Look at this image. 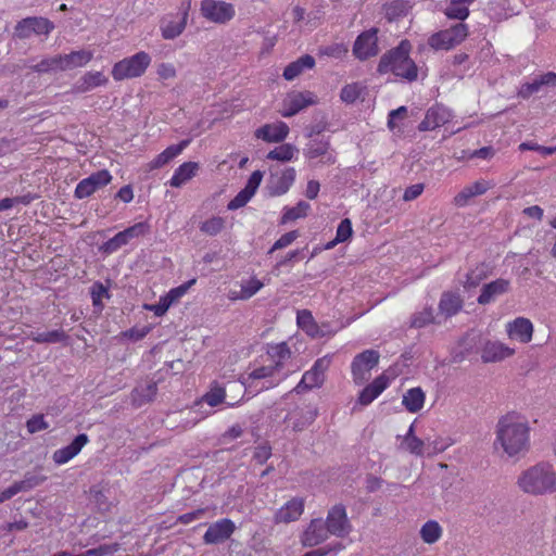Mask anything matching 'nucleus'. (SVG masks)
<instances>
[{"label": "nucleus", "instance_id": "obj_1", "mask_svg": "<svg viewBox=\"0 0 556 556\" xmlns=\"http://www.w3.org/2000/svg\"><path fill=\"white\" fill-rule=\"evenodd\" d=\"M529 421L518 413L503 415L495 425L493 450L501 457L521 459L530 450Z\"/></svg>", "mask_w": 556, "mask_h": 556}, {"label": "nucleus", "instance_id": "obj_2", "mask_svg": "<svg viewBox=\"0 0 556 556\" xmlns=\"http://www.w3.org/2000/svg\"><path fill=\"white\" fill-rule=\"evenodd\" d=\"M410 51V42L406 39L402 40L397 47L381 56L377 72L381 75L392 73L407 83L416 81L418 79V66L409 56Z\"/></svg>", "mask_w": 556, "mask_h": 556}, {"label": "nucleus", "instance_id": "obj_3", "mask_svg": "<svg viewBox=\"0 0 556 556\" xmlns=\"http://www.w3.org/2000/svg\"><path fill=\"white\" fill-rule=\"evenodd\" d=\"M517 486L521 492L531 496H543L556 492V470L547 463L535 464L517 478Z\"/></svg>", "mask_w": 556, "mask_h": 556}, {"label": "nucleus", "instance_id": "obj_4", "mask_svg": "<svg viewBox=\"0 0 556 556\" xmlns=\"http://www.w3.org/2000/svg\"><path fill=\"white\" fill-rule=\"evenodd\" d=\"M93 59V52L81 49L71 51L65 54L47 56L38 63L30 66V70L37 74H48L52 72H65L86 66Z\"/></svg>", "mask_w": 556, "mask_h": 556}, {"label": "nucleus", "instance_id": "obj_5", "mask_svg": "<svg viewBox=\"0 0 556 556\" xmlns=\"http://www.w3.org/2000/svg\"><path fill=\"white\" fill-rule=\"evenodd\" d=\"M152 59L146 51L122 59L112 66L111 75L115 81L141 77L149 68Z\"/></svg>", "mask_w": 556, "mask_h": 556}, {"label": "nucleus", "instance_id": "obj_6", "mask_svg": "<svg viewBox=\"0 0 556 556\" xmlns=\"http://www.w3.org/2000/svg\"><path fill=\"white\" fill-rule=\"evenodd\" d=\"M468 35V25L465 23H458L450 28L442 29L430 35L428 38V45L435 51H448L462 45L467 39Z\"/></svg>", "mask_w": 556, "mask_h": 556}, {"label": "nucleus", "instance_id": "obj_7", "mask_svg": "<svg viewBox=\"0 0 556 556\" xmlns=\"http://www.w3.org/2000/svg\"><path fill=\"white\" fill-rule=\"evenodd\" d=\"M380 361V354L376 350H365L357 354L351 363V372L353 382L362 386L371 375V370L376 368Z\"/></svg>", "mask_w": 556, "mask_h": 556}, {"label": "nucleus", "instance_id": "obj_8", "mask_svg": "<svg viewBox=\"0 0 556 556\" xmlns=\"http://www.w3.org/2000/svg\"><path fill=\"white\" fill-rule=\"evenodd\" d=\"M331 357L326 355L318 358L313 367L305 371L301 381L295 386L293 392L301 394L313 389L321 388L325 382V372L328 370Z\"/></svg>", "mask_w": 556, "mask_h": 556}, {"label": "nucleus", "instance_id": "obj_9", "mask_svg": "<svg viewBox=\"0 0 556 556\" xmlns=\"http://www.w3.org/2000/svg\"><path fill=\"white\" fill-rule=\"evenodd\" d=\"M200 13L206 21L224 25L235 17L236 10L232 3L226 1L202 0L200 3Z\"/></svg>", "mask_w": 556, "mask_h": 556}, {"label": "nucleus", "instance_id": "obj_10", "mask_svg": "<svg viewBox=\"0 0 556 556\" xmlns=\"http://www.w3.org/2000/svg\"><path fill=\"white\" fill-rule=\"evenodd\" d=\"M317 104V97L312 91H291L282 100L280 115L291 117L303 109Z\"/></svg>", "mask_w": 556, "mask_h": 556}, {"label": "nucleus", "instance_id": "obj_11", "mask_svg": "<svg viewBox=\"0 0 556 556\" xmlns=\"http://www.w3.org/2000/svg\"><path fill=\"white\" fill-rule=\"evenodd\" d=\"M54 29V24L42 16H30L20 21L14 27V35L27 39L33 35L48 36Z\"/></svg>", "mask_w": 556, "mask_h": 556}, {"label": "nucleus", "instance_id": "obj_12", "mask_svg": "<svg viewBox=\"0 0 556 556\" xmlns=\"http://www.w3.org/2000/svg\"><path fill=\"white\" fill-rule=\"evenodd\" d=\"M330 535L344 538L352 530L351 522L348 518L346 509L342 504L334 505L328 510L326 520L324 521Z\"/></svg>", "mask_w": 556, "mask_h": 556}, {"label": "nucleus", "instance_id": "obj_13", "mask_svg": "<svg viewBox=\"0 0 556 556\" xmlns=\"http://www.w3.org/2000/svg\"><path fill=\"white\" fill-rule=\"evenodd\" d=\"M190 1L187 2L180 14L167 15L161 20L160 31L165 40L179 37L186 29L189 16Z\"/></svg>", "mask_w": 556, "mask_h": 556}, {"label": "nucleus", "instance_id": "obj_14", "mask_svg": "<svg viewBox=\"0 0 556 556\" xmlns=\"http://www.w3.org/2000/svg\"><path fill=\"white\" fill-rule=\"evenodd\" d=\"M379 53L378 29L370 28L357 36L353 45V54L359 61H365Z\"/></svg>", "mask_w": 556, "mask_h": 556}, {"label": "nucleus", "instance_id": "obj_15", "mask_svg": "<svg viewBox=\"0 0 556 556\" xmlns=\"http://www.w3.org/2000/svg\"><path fill=\"white\" fill-rule=\"evenodd\" d=\"M493 187L494 182L492 180L484 178L477 179L462 188V190L454 195L452 203L456 207H465L471 203L472 199L485 194Z\"/></svg>", "mask_w": 556, "mask_h": 556}, {"label": "nucleus", "instance_id": "obj_16", "mask_svg": "<svg viewBox=\"0 0 556 556\" xmlns=\"http://www.w3.org/2000/svg\"><path fill=\"white\" fill-rule=\"evenodd\" d=\"M516 350L500 340H486L480 349L481 361L484 364L500 363L513 357Z\"/></svg>", "mask_w": 556, "mask_h": 556}, {"label": "nucleus", "instance_id": "obj_17", "mask_svg": "<svg viewBox=\"0 0 556 556\" xmlns=\"http://www.w3.org/2000/svg\"><path fill=\"white\" fill-rule=\"evenodd\" d=\"M112 176L108 169H102L93 173L89 177L79 181L75 188V197L77 199H85L94 193L98 189L109 185Z\"/></svg>", "mask_w": 556, "mask_h": 556}, {"label": "nucleus", "instance_id": "obj_18", "mask_svg": "<svg viewBox=\"0 0 556 556\" xmlns=\"http://www.w3.org/2000/svg\"><path fill=\"white\" fill-rule=\"evenodd\" d=\"M453 115L451 110L442 104H434L430 106L425 114V118L419 123V131H432L445 125L452 119Z\"/></svg>", "mask_w": 556, "mask_h": 556}, {"label": "nucleus", "instance_id": "obj_19", "mask_svg": "<svg viewBox=\"0 0 556 556\" xmlns=\"http://www.w3.org/2000/svg\"><path fill=\"white\" fill-rule=\"evenodd\" d=\"M505 330L509 340L528 344L532 341L534 326L527 317H516L506 324Z\"/></svg>", "mask_w": 556, "mask_h": 556}, {"label": "nucleus", "instance_id": "obj_20", "mask_svg": "<svg viewBox=\"0 0 556 556\" xmlns=\"http://www.w3.org/2000/svg\"><path fill=\"white\" fill-rule=\"evenodd\" d=\"M108 84L109 78L103 72L88 71L72 86L71 93L74 96L84 94L96 88L105 87Z\"/></svg>", "mask_w": 556, "mask_h": 556}, {"label": "nucleus", "instance_id": "obj_21", "mask_svg": "<svg viewBox=\"0 0 556 556\" xmlns=\"http://www.w3.org/2000/svg\"><path fill=\"white\" fill-rule=\"evenodd\" d=\"M263 179V173L255 170L249 177L245 187L227 204L229 211L243 207L255 194Z\"/></svg>", "mask_w": 556, "mask_h": 556}, {"label": "nucleus", "instance_id": "obj_22", "mask_svg": "<svg viewBox=\"0 0 556 556\" xmlns=\"http://www.w3.org/2000/svg\"><path fill=\"white\" fill-rule=\"evenodd\" d=\"M330 533L321 518H315L309 521L301 535V543L303 546L313 547L329 538Z\"/></svg>", "mask_w": 556, "mask_h": 556}, {"label": "nucleus", "instance_id": "obj_23", "mask_svg": "<svg viewBox=\"0 0 556 556\" xmlns=\"http://www.w3.org/2000/svg\"><path fill=\"white\" fill-rule=\"evenodd\" d=\"M236 529L235 523L228 519L224 518L214 523H212L206 532L203 535V541L205 544H218L231 536Z\"/></svg>", "mask_w": 556, "mask_h": 556}, {"label": "nucleus", "instance_id": "obj_24", "mask_svg": "<svg viewBox=\"0 0 556 556\" xmlns=\"http://www.w3.org/2000/svg\"><path fill=\"white\" fill-rule=\"evenodd\" d=\"M289 126L285 122L265 124L254 131L257 139L269 143L282 142L289 135Z\"/></svg>", "mask_w": 556, "mask_h": 556}, {"label": "nucleus", "instance_id": "obj_25", "mask_svg": "<svg viewBox=\"0 0 556 556\" xmlns=\"http://www.w3.org/2000/svg\"><path fill=\"white\" fill-rule=\"evenodd\" d=\"M390 384V378L386 374L376 377L358 394L357 403L367 406L372 403Z\"/></svg>", "mask_w": 556, "mask_h": 556}, {"label": "nucleus", "instance_id": "obj_26", "mask_svg": "<svg viewBox=\"0 0 556 556\" xmlns=\"http://www.w3.org/2000/svg\"><path fill=\"white\" fill-rule=\"evenodd\" d=\"M88 442L89 439L87 434H78L68 445L61 447L53 453V462L56 465L66 464L75 456H77Z\"/></svg>", "mask_w": 556, "mask_h": 556}, {"label": "nucleus", "instance_id": "obj_27", "mask_svg": "<svg viewBox=\"0 0 556 556\" xmlns=\"http://www.w3.org/2000/svg\"><path fill=\"white\" fill-rule=\"evenodd\" d=\"M88 442L89 439L87 434H78L68 445L61 447L53 453V462L56 465L66 464L75 456H77Z\"/></svg>", "mask_w": 556, "mask_h": 556}, {"label": "nucleus", "instance_id": "obj_28", "mask_svg": "<svg viewBox=\"0 0 556 556\" xmlns=\"http://www.w3.org/2000/svg\"><path fill=\"white\" fill-rule=\"evenodd\" d=\"M304 511V500L293 497L281 506L275 514L276 523H290L298 520Z\"/></svg>", "mask_w": 556, "mask_h": 556}, {"label": "nucleus", "instance_id": "obj_29", "mask_svg": "<svg viewBox=\"0 0 556 556\" xmlns=\"http://www.w3.org/2000/svg\"><path fill=\"white\" fill-rule=\"evenodd\" d=\"M510 289V281L508 279L498 278L494 281L485 283L477 299L480 305H486L493 302L497 296L505 294Z\"/></svg>", "mask_w": 556, "mask_h": 556}, {"label": "nucleus", "instance_id": "obj_30", "mask_svg": "<svg viewBox=\"0 0 556 556\" xmlns=\"http://www.w3.org/2000/svg\"><path fill=\"white\" fill-rule=\"evenodd\" d=\"M295 179V170L290 167L285 169L280 175H273L268 185V192L273 197L285 194Z\"/></svg>", "mask_w": 556, "mask_h": 556}, {"label": "nucleus", "instance_id": "obj_31", "mask_svg": "<svg viewBox=\"0 0 556 556\" xmlns=\"http://www.w3.org/2000/svg\"><path fill=\"white\" fill-rule=\"evenodd\" d=\"M545 86H556V73L547 72L534 78L532 81L523 84L518 91V96L522 99H528Z\"/></svg>", "mask_w": 556, "mask_h": 556}, {"label": "nucleus", "instance_id": "obj_32", "mask_svg": "<svg viewBox=\"0 0 556 556\" xmlns=\"http://www.w3.org/2000/svg\"><path fill=\"white\" fill-rule=\"evenodd\" d=\"M464 306L462 296L454 292H444L439 302V315L445 319L458 314Z\"/></svg>", "mask_w": 556, "mask_h": 556}, {"label": "nucleus", "instance_id": "obj_33", "mask_svg": "<svg viewBox=\"0 0 556 556\" xmlns=\"http://www.w3.org/2000/svg\"><path fill=\"white\" fill-rule=\"evenodd\" d=\"M189 142V140H182L178 144L167 147L163 152L157 154L152 161L148 163V169L154 170L165 166L172 160L178 156L184 151V149L188 147Z\"/></svg>", "mask_w": 556, "mask_h": 556}, {"label": "nucleus", "instance_id": "obj_34", "mask_svg": "<svg viewBox=\"0 0 556 556\" xmlns=\"http://www.w3.org/2000/svg\"><path fill=\"white\" fill-rule=\"evenodd\" d=\"M200 166L198 162H185L179 165L169 180V185L174 188H180L182 185L191 180L198 173Z\"/></svg>", "mask_w": 556, "mask_h": 556}, {"label": "nucleus", "instance_id": "obj_35", "mask_svg": "<svg viewBox=\"0 0 556 556\" xmlns=\"http://www.w3.org/2000/svg\"><path fill=\"white\" fill-rule=\"evenodd\" d=\"M330 143L328 140L324 139H314L309 141L307 148L305 150L306 157L313 160L319 156H325V163L333 164L336 162V156L329 152Z\"/></svg>", "mask_w": 556, "mask_h": 556}, {"label": "nucleus", "instance_id": "obj_36", "mask_svg": "<svg viewBox=\"0 0 556 556\" xmlns=\"http://www.w3.org/2000/svg\"><path fill=\"white\" fill-rule=\"evenodd\" d=\"M315 66V59L309 54H304L296 61L291 62L283 70V78L286 80H293L300 76L305 70H312Z\"/></svg>", "mask_w": 556, "mask_h": 556}, {"label": "nucleus", "instance_id": "obj_37", "mask_svg": "<svg viewBox=\"0 0 556 556\" xmlns=\"http://www.w3.org/2000/svg\"><path fill=\"white\" fill-rule=\"evenodd\" d=\"M282 367V364L276 363L275 365L269 366H260L255 369H253L251 372L247 375V377L241 378V383L244 387H252L254 381L256 380H267L269 378H273L275 374L280 371Z\"/></svg>", "mask_w": 556, "mask_h": 556}, {"label": "nucleus", "instance_id": "obj_38", "mask_svg": "<svg viewBox=\"0 0 556 556\" xmlns=\"http://www.w3.org/2000/svg\"><path fill=\"white\" fill-rule=\"evenodd\" d=\"M426 401V394L421 388L408 389L402 397V404L409 413H418L422 409Z\"/></svg>", "mask_w": 556, "mask_h": 556}, {"label": "nucleus", "instance_id": "obj_39", "mask_svg": "<svg viewBox=\"0 0 556 556\" xmlns=\"http://www.w3.org/2000/svg\"><path fill=\"white\" fill-rule=\"evenodd\" d=\"M226 400V390L225 388L218 383L217 381H213L210 384L208 390L195 402L197 405L201 403H206L211 407H216Z\"/></svg>", "mask_w": 556, "mask_h": 556}, {"label": "nucleus", "instance_id": "obj_40", "mask_svg": "<svg viewBox=\"0 0 556 556\" xmlns=\"http://www.w3.org/2000/svg\"><path fill=\"white\" fill-rule=\"evenodd\" d=\"M298 326L309 337L316 338L320 336L319 327L308 309H301L296 314Z\"/></svg>", "mask_w": 556, "mask_h": 556}, {"label": "nucleus", "instance_id": "obj_41", "mask_svg": "<svg viewBox=\"0 0 556 556\" xmlns=\"http://www.w3.org/2000/svg\"><path fill=\"white\" fill-rule=\"evenodd\" d=\"M157 393V386L154 382L147 383L146 386L136 388L131 393V402L136 406H141L146 403L152 402Z\"/></svg>", "mask_w": 556, "mask_h": 556}, {"label": "nucleus", "instance_id": "obj_42", "mask_svg": "<svg viewBox=\"0 0 556 556\" xmlns=\"http://www.w3.org/2000/svg\"><path fill=\"white\" fill-rule=\"evenodd\" d=\"M43 481H45L43 477L42 478H38V477H34V476L26 477L25 479L13 483L11 486L5 489L3 492H4L7 500H10L17 493L23 492V491H29L33 488L39 485Z\"/></svg>", "mask_w": 556, "mask_h": 556}, {"label": "nucleus", "instance_id": "obj_43", "mask_svg": "<svg viewBox=\"0 0 556 556\" xmlns=\"http://www.w3.org/2000/svg\"><path fill=\"white\" fill-rule=\"evenodd\" d=\"M453 441L450 438H443L440 435L426 438V457H433L440 453L446 451Z\"/></svg>", "mask_w": 556, "mask_h": 556}, {"label": "nucleus", "instance_id": "obj_44", "mask_svg": "<svg viewBox=\"0 0 556 556\" xmlns=\"http://www.w3.org/2000/svg\"><path fill=\"white\" fill-rule=\"evenodd\" d=\"M366 86L362 83H351L345 86L340 91V99L342 102L346 104L355 103L363 94L366 92Z\"/></svg>", "mask_w": 556, "mask_h": 556}, {"label": "nucleus", "instance_id": "obj_45", "mask_svg": "<svg viewBox=\"0 0 556 556\" xmlns=\"http://www.w3.org/2000/svg\"><path fill=\"white\" fill-rule=\"evenodd\" d=\"M420 538L426 544H434L442 536V528L435 520H428L420 528Z\"/></svg>", "mask_w": 556, "mask_h": 556}, {"label": "nucleus", "instance_id": "obj_46", "mask_svg": "<svg viewBox=\"0 0 556 556\" xmlns=\"http://www.w3.org/2000/svg\"><path fill=\"white\" fill-rule=\"evenodd\" d=\"M309 208V204L304 201H300L293 207H285L280 224L286 225L290 222H294L296 219L305 217Z\"/></svg>", "mask_w": 556, "mask_h": 556}, {"label": "nucleus", "instance_id": "obj_47", "mask_svg": "<svg viewBox=\"0 0 556 556\" xmlns=\"http://www.w3.org/2000/svg\"><path fill=\"white\" fill-rule=\"evenodd\" d=\"M225 218L220 216H211L210 218L200 223L199 229L206 236L215 237L225 229Z\"/></svg>", "mask_w": 556, "mask_h": 556}, {"label": "nucleus", "instance_id": "obj_48", "mask_svg": "<svg viewBox=\"0 0 556 556\" xmlns=\"http://www.w3.org/2000/svg\"><path fill=\"white\" fill-rule=\"evenodd\" d=\"M264 283L256 279L251 278L247 282L241 285V290L238 294L232 293L230 295L231 300H248L252 298L254 294H256L262 288Z\"/></svg>", "mask_w": 556, "mask_h": 556}, {"label": "nucleus", "instance_id": "obj_49", "mask_svg": "<svg viewBox=\"0 0 556 556\" xmlns=\"http://www.w3.org/2000/svg\"><path fill=\"white\" fill-rule=\"evenodd\" d=\"M469 7L465 3H454V0H450L448 5L444 10V15L448 20L465 21L469 16Z\"/></svg>", "mask_w": 556, "mask_h": 556}, {"label": "nucleus", "instance_id": "obj_50", "mask_svg": "<svg viewBox=\"0 0 556 556\" xmlns=\"http://www.w3.org/2000/svg\"><path fill=\"white\" fill-rule=\"evenodd\" d=\"M295 152L296 148L293 144L283 143L279 147H276L274 150L269 151L267 154V159L288 162L294 157Z\"/></svg>", "mask_w": 556, "mask_h": 556}, {"label": "nucleus", "instance_id": "obj_51", "mask_svg": "<svg viewBox=\"0 0 556 556\" xmlns=\"http://www.w3.org/2000/svg\"><path fill=\"white\" fill-rule=\"evenodd\" d=\"M408 3L403 0H394L384 5V14L389 21L397 20L399 17L406 14L408 10Z\"/></svg>", "mask_w": 556, "mask_h": 556}, {"label": "nucleus", "instance_id": "obj_52", "mask_svg": "<svg viewBox=\"0 0 556 556\" xmlns=\"http://www.w3.org/2000/svg\"><path fill=\"white\" fill-rule=\"evenodd\" d=\"M90 500L101 513H108L112 508V502L109 501L108 496L100 489L92 488L90 490Z\"/></svg>", "mask_w": 556, "mask_h": 556}, {"label": "nucleus", "instance_id": "obj_53", "mask_svg": "<svg viewBox=\"0 0 556 556\" xmlns=\"http://www.w3.org/2000/svg\"><path fill=\"white\" fill-rule=\"evenodd\" d=\"M402 447L412 455L417 457H426V439L421 440L418 437L402 442Z\"/></svg>", "mask_w": 556, "mask_h": 556}, {"label": "nucleus", "instance_id": "obj_54", "mask_svg": "<svg viewBox=\"0 0 556 556\" xmlns=\"http://www.w3.org/2000/svg\"><path fill=\"white\" fill-rule=\"evenodd\" d=\"M432 323H434L432 307H425L422 311L416 313L410 319V326L415 328H422Z\"/></svg>", "mask_w": 556, "mask_h": 556}, {"label": "nucleus", "instance_id": "obj_55", "mask_svg": "<svg viewBox=\"0 0 556 556\" xmlns=\"http://www.w3.org/2000/svg\"><path fill=\"white\" fill-rule=\"evenodd\" d=\"M195 282V279H191L176 288L170 289L165 295H163L169 305L172 306L174 303H176L180 298H182L187 291L190 289V287Z\"/></svg>", "mask_w": 556, "mask_h": 556}, {"label": "nucleus", "instance_id": "obj_56", "mask_svg": "<svg viewBox=\"0 0 556 556\" xmlns=\"http://www.w3.org/2000/svg\"><path fill=\"white\" fill-rule=\"evenodd\" d=\"M121 549L119 543L102 544L96 548H90L81 554V556H109Z\"/></svg>", "mask_w": 556, "mask_h": 556}, {"label": "nucleus", "instance_id": "obj_57", "mask_svg": "<svg viewBox=\"0 0 556 556\" xmlns=\"http://www.w3.org/2000/svg\"><path fill=\"white\" fill-rule=\"evenodd\" d=\"M485 279V274L482 268L476 267L467 273L466 278L463 282L465 289H471L478 287L481 281Z\"/></svg>", "mask_w": 556, "mask_h": 556}, {"label": "nucleus", "instance_id": "obj_58", "mask_svg": "<svg viewBox=\"0 0 556 556\" xmlns=\"http://www.w3.org/2000/svg\"><path fill=\"white\" fill-rule=\"evenodd\" d=\"M149 231L150 225L146 222H141L126 228L123 230V233L129 242L134 238L146 236Z\"/></svg>", "mask_w": 556, "mask_h": 556}, {"label": "nucleus", "instance_id": "obj_59", "mask_svg": "<svg viewBox=\"0 0 556 556\" xmlns=\"http://www.w3.org/2000/svg\"><path fill=\"white\" fill-rule=\"evenodd\" d=\"M353 228L352 223L349 218H344L340 222L336 232V239L340 243L346 242L352 238Z\"/></svg>", "mask_w": 556, "mask_h": 556}, {"label": "nucleus", "instance_id": "obj_60", "mask_svg": "<svg viewBox=\"0 0 556 556\" xmlns=\"http://www.w3.org/2000/svg\"><path fill=\"white\" fill-rule=\"evenodd\" d=\"M127 243H128V241H127L126 237L124 236L123 231H119L113 238H111L110 240L104 242L103 245L101 247V250L104 253H113L121 247L126 245Z\"/></svg>", "mask_w": 556, "mask_h": 556}, {"label": "nucleus", "instance_id": "obj_61", "mask_svg": "<svg viewBox=\"0 0 556 556\" xmlns=\"http://www.w3.org/2000/svg\"><path fill=\"white\" fill-rule=\"evenodd\" d=\"M66 339V336L61 330H53L48 332L38 333L33 337V340L38 343H47V342H59Z\"/></svg>", "mask_w": 556, "mask_h": 556}, {"label": "nucleus", "instance_id": "obj_62", "mask_svg": "<svg viewBox=\"0 0 556 556\" xmlns=\"http://www.w3.org/2000/svg\"><path fill=\"white\" fill-rule=\"evenodd\" d=\"M299 237V232L296 230L289 231L282 235L278 240L275 241L268 253H273L276 250H280L289 247L293 241H295Z\"/></svg>", "mask_w": 556, "mask_h": 556}, {"label": "nucleus", "instance_id": "obj_63", "mask_svg": "<svg viewBox=\"0 0 556 556\" xmlns=\"http://www.w3.org/2000/svg\"><path fill=\"white\" fill-rule=\"evenodd\" d=\"M48 427H49V425L45 420L43 415H41V414L34 415L26 422V428L29 433H36V432L46 430V429H48Z\"/></svg>", "mask_w": 556, "mask_h": 556}, {"label": "nucleus", "instance_id": "obj_64", "mask_svg": "<svg viewBox=\"0 0 556 556\" xmlns=\"http://www.w3.org/2000/svg\"><path fill=\"white\" fill-rule=\"evenodd\" d=\"M170 307L169 303L164 296H161L159 302L155 304H144L143 308L150 312H153L155 316L161 317L165 315V313Z\"/></svg>", "mask_w": 556, "mask_h": 556}]
</instances>
